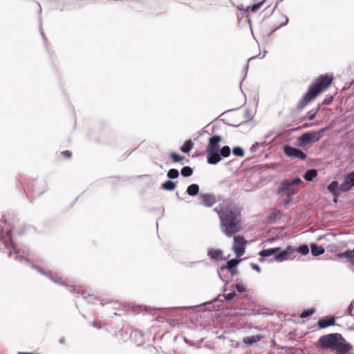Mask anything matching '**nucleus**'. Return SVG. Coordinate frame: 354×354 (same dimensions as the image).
Returning <instances> with one entry per match:
<instances>
[{"label":"nucleus","instance_id":"obj_43","mask_svg":"<svg viewBox=\"0 0 354 354\" xmlns=\"http://www.w3.org/2000/svg\"><path fill=\"white\" fill-rule=\"evenodd\" d=\"M235 297H237V295L235 293V292H230L225 295H224V299L227 301H230V300H232L233 299H234Z\"/></svg>","mask_w":354,"mask_h":354},{"label":"nucleus","instance_id":"obj_52","mask_svg":"<svg viewBox=\"0 0 354 354\" xmlns=\"http://www.w3.org/2000/svg\"><path fill=\"white\" fill-rule=\"evenodd\" d=\"M248 64H247L244 68H243V74H244V76H243V78L246 76L247 75V72H248Z\"/></svg>","mask_w":354,"mask_h":354},{"label":"nucleus","instance_id":"obj_35","mask_svg":"<svg viewBox=\"0 0 354 354\" xmlns=\"http://www.w3.org/2000/svg\"><path fill=\"white\" fill-rule=\"evenodd\" d=\"M244 116H245V118L247 120V121L241 123L240 125H241V124H243L244 123H247L248 121L251 120L253 118V114L250 111V109H245V111L244 112ZM239 125H236L235 127H239Z\"/></svg>","mask_w":354,"mask_h":354},{"label":"nucleus","instance_id":"obj_16","mask_svg":"<svg viewBox=\"0 0 354 354\" xmlns=\"http://www.w3.org/2000/svg\"><path fill=\"white\" fill-rule=\"evenodd\" d=\"M291 187L292 186L290 185L288 183V182H286L285 180H283L281 183V187L279 189L278 193L281 194L282 192H284L286 194L287 197L291 198L292 196H293L295 194V191Z\"/></svg>","mask_w":354,"mask_h":354},{"label":"nucleus","instance_id":"obj_37","mask_svg":"<svg viewBox=\"0 0 354 354\" xmlns=\"http://www.w3.org/2000/svg\"><path fill=\"white\" fill-rule=\"evenodd\" d=\"M315 313L314 309H307L301 312L300 314L301 318H306L311 316Z\"/></svg>","mask_w":354,"mask_h":354},{"label":"nucleus","instance_id":"obj_23","mask_svg":"<svg viewBox=\"0 0 354 354\" xmlns=\"http://www.w3.org/2000/svg\"><path fill=\"white\" fill-rule=\"evenodd\" d=\"M317 176V170L315 169H310L306 171L304 178L307 181H312Z\"/></svg>","mask_w":354,"mask_h":354},{"label":"nucleus","instance_id":"obj_27","mask_svg":"<svg viewBox=\"0 0 354 354\" xmlns=\"http://www.w3.org/2000/svg\"><path fill=\"white\" fill-rule=\"evenodd\" d=\"M176 184L174 182L169 180L165 181L161 185L162 189L167 191H172L176 188Z\"/></svg>","mask_w":354,"mask_h":354},{"label":"nucleus","instance_id":"obj_39","mask_svg":"<svg viewBox=\"0 0 354 354\" xmlns=\"http://www.w3.org/2000/svg\"><path fill=\"white\" fill-rule=\"evenodd\" d=\"M282 214L281 211L277 208H274L272 210V212L270 215V219H276L278 216H279Z\"/></svg>","mask_w":354,"mask_h":354},{"label":"nucleus","instance_id":"obj_59","mask_svg":"<svg viewBox=\"0 0 354 354\" xmlns=\"http://www.w3.org/2000/svg\"><path fill=\"white\" fill-rule=\"evenodd\" d=\"M38 7H39V15H41V7L39 3H38Z\"/></svg>","mask_w":354,"mask_h":354},{"label":"nucleus","instance_id":"obj_20","mask_svg":"<svg viewBox=\"0 0 354 354\" xmlns=\"http://www.w3.org/2000/svg\"><path fill=\"white\" fill-rule=\"evenodd\" d=\"M199 186L197 184H192L187 188L186 193L190 196H198Z\"/></svg>","mask_w":354,"mask_h":354},{"label":"nucleus","instance_id":"obj_22","mask_svg":"<svg viewBox=\"0 0 354 354\" xmlns=\"http://www.w3.org/2000/svg\"><path fill=\"white\" fill-rule=\"evenodd\" d=\"M223 252L221 250L209 249L207 252V256L212 259H221Z\"/></svg>","mask_w":354,"mask_h":354},{"label":"nucleus","instance_id":"obj_34","mask_svg":"<svg viewBox=\"0 0 354 354\" xmlns=\"http://www.w3.org/2000/svg\"><path fill=\"white\" fill-rule=\"evenodd\" d=\"M297 252L303 255H306L309 252L308 246L307 245H301L297 247Z\"/></svg>","mask_w":354,"mask_h":354},{"label":"nucleus","instance_id":"obj_3","mask_svg":"<svg viewBox=\"0 0 354 354\" xmlns=\"http://www.w3.org/2000/svg\"><path fill=\"white\" fill-rule=\"evenodd\" d=\"M317 348L331 349L336 354H348L353 346L348 343L340 333H330L321 336L316 345Z\"/></svg>","mask_w":354,"mask_h":354},{"label":"nucleus","instance_id":"obj_15","mask_svg":"<svg viewBox=\"0 0 354 354\" xmlns=\"http://www.w3.org/2000/svg\"><path fill=\"white\" fill-rule=\"evenodd\" d=\"M280 250L279 248H270L266 250H263L259 252V254L260 255L261 258H259V261L263 262L264 261V257H270L272 255H275L277 252Z\"/></svg>","mask_w":354,"mask_h":354},{"label":"nucleus","instance_id":"obj_58","mask_svg":"<svg viewBox=\"0 0 354 354\" xmlns=\"http://www.w3.org/2000/svg\"><path fill=\"white\" fill-rule=\"evenodd\" d=\"M266 53V51H264V52H263V53H261V54H259V56L261 58H263V57H265Z\"/></svg>","mask_w":354,"mask_h":354},{"label":"nucleus","instance_id":"obj_10","mask_svg":"<svg viewBox=\"0 0 354 354\" xmlns=\"http://www.w3.org/2000/svg\"><path fill=\"white\" fill-rule=\"evenodd\" d=\"M354 186V171L346 176L341 183L339 189L342 192H348Z\"/></svg>","mask_w":354,"mask_h":354},{"label":"nucleus","instance_id":"obj_11","mask_svg":"<svg viewBox=\"0 0 354 354\" xmlns=\"http://www.w3.org/2000/svg\"><path fill=\"white\" fill-rule=\"evenodd\" d=\"M221 136L219 135H214L210 137L208 140V145L206 150L219 151V142L221 141Z\"/></svg>","mask_w":354,"mask_h":354},{"label":"nucleus","instance_id":"obj_54","mask_svg":"<svg viewBox=\"0 0 354 354\" xmlns=\"http://www.w3.org/2000/svg\"><path fill=\"white\" fill-rule=\"evenodd\" d=\"M59 342L61 344H64L65 343V339L64 337H61L59 339Z\"/></svg>","mask_w":354,"mask_h":354},{"label":"nucleus","instance_id":"obj_64","mask_svg":"<svg viewBox=\"0 0 354 354\" xmlns=\"http://www.w3.org/2000/svg\"><path fill=\"white\" fill-rule=\"evenodd\" d=\"M243 80H244V78H242V80H241V83L243 82Z\"/></svg>","mask_w":354,"mask_h":354},{"label":"nucleus","instance_id":"obj_30","mask_svg":"<svg viewBox=\"0 0 354 354\" xmlns=\"http://www.w3.org/2000/svg\"><path fill=\"white\" fill-rule=\"evenodd\" d=\"M264 2H265V1L262 0L257 3L254 4L252 6H248L245 11L247 12L249 10H250L252 12H256L261 8V6L264 3Z\"/></svg>","mask_w":354,"mask_h":354},{"label":"nucleus","instance_id":"obj_38","mask_svg":"<svg viewBox=\"0 0 354 354\" xmlns=\"http://www.w3.org/2000/svg\"><path fill=\"white\" fill-rule=\"evenodd\" d=\"M232 288H234L236 291L239 293H243L246 292V288L241 283H236L232 286Z\"/></svg>","mask_w":354,"mask_h":354},{"label":"nucleus","instance_id":"obj_55","mask_svg":"<svg viewBox=\"0 0 354 354\" xmlns=\"http://www.w3.org/2000/svg\"><path fill=\"white\" fill-rule=\"evenodd\" d=\"M315 113H312V114H310V115L308 116V119H309L310 120H313V119L315 118Z\"/></svg>","mask_w":354,"mask_h":354},{"label":"nucleus","instance_id":"obj_57","mask_svg":"<svg viewBox=\"0 0 354 354\" xmlns=\"http://www.w3.org/2000/svg\"><path fill=\"white\" fill-rule=\"evenodd\" d=\"M266 53V51H264V52H263V53H261V54H259V56L261 58H263V57H265Z\"/></svg>","mask_w":354,"mask_h":354},{"label":"nucleus","instance_id":"obj_28","mask_svg":"<svg viewBox=\"0 0 354 354\" xmlns=\"http://www.w3.org/2000/svg\"><path fill=\"white\" fill-rule=\"evenodd\" d=\"M142 333L138 330H133L131 332L130 337L132 339H136V342H138V344H140L142 342Z\"/></svg>","mask_w":354,"mask_h":354},{"label":"nucleus","instance_id":"obj_45","mask_svg":"<svg viewBox=\"0 0 354 354\" xmlns=\"http://www.w3.org/2000/svg\"><path fill=\"white\" fill-rule=\"evenodd\" d=\"M250 266H251V268L253 270L257 271L258 272H261V268H260V267L257 264L254 263H251Z\"/></svg>","mask_w":354,"mask_h":354},{"label":"nucleus","instance_id":"obj_42","mask_svg":"<svg viewBox=\"0 0 354 354\" xmlns=\"http://www.w3.org/2000/svg\"><path fill=\"white\" fill-rule=\"evenodd\" d=\"M170 157L171 158L174 162H180L184 158L183 156H181L174 152L170 153Z\"/></svg>","mask_w":354,"mask_h":354},{"label":"nucleus","instance_id":"obj_46","mask_svg":"<svg viewBox=\"0 0 354 354\" xmlns=\"http://www.w3.org/2000/svg\"><path fill=\"white\" fill-rule=\"evenodd\" d=\"M238 274V270L236 268H234V269H232L230 271V278H232L234 277V276H236Z\"/></svg>","mask_w":354,"mask_h":354},{"label":"nucleus","instance_id":"obj_21","mask_svg":"<svg viewBox=\"0 0 354 354\" xmlns=\"http://www.w3.org/2000/svg\"><path fill=\"white\" fill-rule=\"evenodd\" d=\"M311 253L313 256L317 257L324 253L325 250L324 247L319 246L317 244H312L310 246Z\"/></svg>","mask_w":354,"mask_h":354},{"label":"nucleus","instance_id":"obj_9","mask_svg":"<svg viewBox=\"0 0 354 354\" xmlns=\"http://www.w3.org/2000/svg\"><path fill=\"white\" fill-rule=\"evenodd\" d=\"M234 236V244H233V250L237 257H241L243 254L245 248V241L244 238L241 236Z\"/></svg>","mask_w":354,"mask_h":354},{"label":"nucleus","instance_id":"obj_62","mask_svg":"<svg viewBox=\"0 0 354 354\" xmlns=\"http://www.w3.org/2000/svg\"><path fill=\"white\" fill-rule=\"evenodd\" d=\"M351 270L354 272V268H351Z\"/></svg>","mask_w":354,"mask_h":354},{"label":"nucleus","instance_id":"obj_2","mask_svg":"<svg viewBox=\"0 0 354 354\" xmlns=\"http://www.w3.org/2000/svg\"><path fill=\"white\" fill-rule=\"evenodd\" d=\"M0 250L3 252L8 251V256L12 255V251H14V258L18 261L24 260L26 263L29 261V254L24 250H17L12 241L11 228L10 225L3 221L0 220Z\"/></svg>","mask_w":354,"mask_h":354},{"label":"nucleus","instance_id":"obj_8","mask_svg":"<svg viewBox=\"0 0 354 354\" xmlns=\"http://www.w3.org/2000/svg\"><path fill=\"white\" fill-rule=\"evenodd\" d=\"M198 204L205 207H210L216 203V198L213 194L201 193L198 194Z\"/></svg>","mask_w":354,"mask_h":354},{"label":"nucleus","instance_id":"obj_56","mask_svg":"<svg viewBox=\"0 0 354 354\" xmlns=\"http://www.w3.org/2000/svg\"><path fill=\"white\" fill-rule=\"evenodd\" d=\"M93 326L94 327L97 328H101V326H100V325H99L98 324H97L96 322H93Z\"/></svg>","mask_w":354,"mask_h":354},{"label":"nucleus","instance_id":"obj_63","mask_svg":"<svg viewBox=\"0 0 354 354\" xmlns=\"http://www.w3.org/2000/svg\"><path fill=\"white\" fill-rule=\"evenodd\" d=\"M243 80H244V78H242V80H241V83L243 82Z\"/></svg>","mask_w":354,"mask_h":354},{"label":"nucleus","instance_id":"obj_13","mask_svg":"<svg viewBox=\"0 0 354 354\" xmlns=\"http://www.w3.org/2000/svg\"><path fill=\"white\" fill-rule=\"evenodd\" d=\"M207 161L210 165H216L221 161L219 151L206 150Z\"/></svg>","mask_w":354,"mask_h":354},{"label":"nucleus","instance_id":"obj_48","mask_svg":"<svg viewBox=\"0 0 354 354\" xmlns=\"http://www.w3.org/2000/svg\"><path fill=\"white\" fill-rule=\"evenodd\" d=\"M62 154L66 158H70L72 155L71 152L69 151H64L62 152Z\"/></svg>","mask_w":354,"mask_h":354},{"label":"nucleus","instance_id":"obj_19","mask_svg":"<svg viewBox=\"0 0 354 354\" xmlns=\"http://www.w3.org/2000/svg\"><path fill=\"white\" fill-rule=\"evenodd\" d=\"M262 339V336L260 335H256L252 336H247L243 339V342L248 346H252Z\"/></svg>","mask_w":354,"mask_h":354},{"label":"nucleus","instance_id":"obj_44","mask_svg":"<svg viewBox=\"0 0 354 354\" xmlns=\"http://www.w3.org/2000/svg\"><path fill=\"white\" fill-rule=\"evenodd\" d=\"M334 100V97L333 96H330L327 98H326L323 102H322V104L324 105H329L330 104L332 103V102Z\"/></svg>","mask_w":354,"mask_h":354},{"label":"nucleus","instance_id":"obj_14","mask_svg":"<svg viewBox=\"0 0 354 354\" xmlns=\"http://www.w3.org/2000/svg\"><path fill=\"white\" fill-rule=\"evenodd\" d=\"M335 324V319L333 317H326L319 319L317 322V326L320 328H325L326 327L334 326Z\"/></svg>","mask_w":354,"mask_h":354},{"label":"nucleus","instance_id":"obj_32","mask_svg":"<svg viewBox=\"0 0 354 354\" xmlns=\"http://www.w3.org/2000/svg\"><path fill=\"white\" fill-rule=\"evenodd\" d=\"M230 148L228 146H224L219 148V153L221 157L227 158L230 155Z\"/></svg>","mask_w":354,"mask_h":354},{"label":"nucleus","instance_id":"obj_25","mask_svg":"<svg viewBox=\"0 0 354 354\" xmlns=\"http://www.w3.org/2000/svg\"><path fill=\"white\" fill-rule=\"evenodd\" d=\"M269 137V135H266L265 136V139H267ZM266 140H264L262 142H255L251 147L250 151L252 153L256 152L260 147H263L266 146Z\"/></svg>","mask_w":354,"mask_h":354},{"label":"nucleus","instance_id":"obj_61","mask_svg":"<svg viewBox=\"0 0 354 354\" xmlns=\"http://www.w3.org/2000/svg\"><path fill=\"white\" fill-rule=\"evenodd\" d=\"M114 315H120V314L118 313H114Z\"/></svg>","mask_w":354,"mask_h":354},{"label":"nucleus","instance_id":"obj_24","mask_svg":"<svg viewBox=\"0 0 354 354\" xmlns=\"http://www.w3.org/2000/svg\"><path fill=\"white\" fill-rule=\"evenodd\" d=\"M240 261L241 260H239L237 259H230L227 261L226 265L222 266L228 270H231L232 269L236 268V267L238 266Z\"/></svg>","mask_w":354,"mask_h":354},{"label":"nucleus","instance_id":"obj_53","mask_svg":"<svg viewBox=\"0 0 354 354\" xmlns=\"http://www.w3.org/2000/svg\"><path fill=\"white\" fill-rule=\"evenodd\" d=\"M181 3L184 4H189L191 5L192 3L191 0H179Z\"/></svg>","mask_w":354,"mask_h":354},{"label":"nucleus","instance_id":"obj_60","mask_svg":"<svg viewBox=\"0 0 354 354\" xmlns=\"http://www.w3.org/2000/svg\"><path fill=\"white\" fill-rule=\"evenodd\" d=\"M254 57H251V58L248 59V62L250 61L251 59H254Z\"/></svg>","mask_w":354,"mask_h":354},{"label":"nucleus","instance_id":"obj_1","mask_svg":"<svg viewBox=\"0 0 354 354\" xmlns=\"http://www.w3.org/2000/svg\"><path fill=\"white\" fill-rule=\"evenodd\" d=\"M220 227L227 236L232 237L241 229V215L236 207H224L219 212Z\"/></svg>","mask_w":354,"mask_h":354},{"label":"nucleus","instance_id":"obj_17","mask_svg":"<svg viewBox=\"0 0 354 354\" xmlns=\"http://www.w3.org/2000/svg\"><path fill=\"white\" fill-rule=\"evenodd\" d=\"M230 270H228L227 269L223 266H221L218 270V274L219 275V277L221 279V281L225 283V285L228 283L230 281Z\"/></svg>","mask_w":354,"mask_h":354},{"label":"nucleus","instance_id":"obj_6","mask_svg":"<svg viewBox=\"0 0 354 354\" xmlns=\"http://www.w3.org/2000/svg\"><path fill=\"white\" fill-rule=\"evenodd\" d=\"M324 129H322L318 131H309L301 134L297 138V145L303 147L310 143L317 142L321 138V133L324 131Z\"/></svg>","mask_w":354,"mask_h":354},{"label":"nucleus","instance_id":"obj_12","mask_svg":"<svg viewBox=\"0 0 354 354\" xmlns=\"http://www.w3.org/2000/svg\"><path fill=\"white\" fill-rule=\"evenodd\" d=\"M291 248L289 246L283 251L277 254L270 259V261L282 262L290 259Z\"/></svg>","mask_w":354,"mask_h":354},{"label":"nucleus","instance_id":"obj_7","mask_svg":"<svg viewBox=\"0 0 354 354\" xmlns=\"http://www.w3.org/2000/svg\"><path fill=\"white\" fill-rule=\"evenodd\" d=\"M283 153L288 157L292 158H299L304 160L306 159V154L301 149L293 147L289 145H285L283 147Z\"/></svg>","mask_w":354,"mask_h":354},{"label":"nucleus","instance_id":"obj_29","mask_svg":"<svg viewBox=\"0 0 354 354\" xmlns=\"http://www.w3.org/2000/svg\"><path fill=\"white\" fill-rule=\"evenodd\" d=\"M193 148V143L191 141V140H188L184 142V144L182 145L180 150L183 153H189L192 149Z\"/></svg>","mask_w":354,"mask_h":354},{"label":"nucleus","instance_id":"obj_4","mask_svg":"<svg viewBox=\"0 0 354 354\" xmlns=\"http://www.w3.org/2000/svg\"><path fill=\"white\" fill-rule=\"evenodd\" d=\"M333 82V77L326 75L319 76L309 87L297 104L299 109H302L306 104L318 95L322 91L328 88Z\"/></svg>","mask_w":354,"mask_h":354},{"label":"nucleus","instance_id":"obj_5","mask_svg":"<svg viewBox=\"0 0 354 354\" xmlns=\"http://www.w3.org/2000/svg\"><path fill=\"white\" fill-rule=\"evenodd\" d=\"M31 266L32 268L35 269L37 272H40L41 274L46 275L50 280H52L55 283L66 286L71 292H75L78 295H81L82 296V299H84L88 303L94 304L95 301L97 299V298L95 297L93 295L88 294L86 291L81 290L80 288H77L75 286L72 287L66 285L65 282L62 281L61 277H59L58 276H53L51 272H44L41 267L35 266L32 263L31 264Z\"/></svg>","mask_w":354,"mask_h":354},{"label":"nucleus","instance_id":"obj_41","mask_svg":"<svg viewBox=\"0 0 354 354\" xmlns=\"http://www.w3.org/2000/svg\"><path fill=\"white\" fill-rule=\"evenodd\" d=\"M285 181L288 182V183L291 186L295 185H299L301 183V180L299 177H297L291 180H285Z\"/></svg>","mask_w":354,"mask_h":354},{"label":"nucleus","instance_id":"obj_47","mask_svg":"<svg viewBox=\"0 0 354 354\" xmlns=\"http://www.w3.org/2000/svg\"><path fill=\"white\" fill-rule=\"evenodd\" d=\"M39 23H40V32H41V35L44 40L46 41V36L41 29V17L39 18Z\"/></svg>","mask_w":354,"mask_h":354},{"label":"nucleus","instance_id":"obj_26","mask_svg":"<svg viewBox=\"0 0 354 354\" xmlns=\"http://www.w3.org/2000/svg\"><path fill=\"white\" fill-rule=\"evenodd\" d=\"M328 190L335 196L338 195V183L333 181L328 185Z\"/></svg>","mask_w":354,"mask_h":354},{"label":"nucleus","instance_id":"obj_50","mask_svg":"<svg viewBox=\"0 0 354 354\" xmlns=\"http://www.w3.org/2000/svg\"><path fill=\"white\" fill-rule=\"evenodd\" d=\"M290 201H291V198L287 197L285 200H283V205L284 206H286L290 203Z\"/></svg>","mask_w":354,"mask_h":354},{"label":"nucleus","instance_id":"obj_31","mask_svg":"<svg viewBox=\"0 0 354 354\" xmlns=\"http://www.w3.org/2000/svg\"><path fill=\"white\" fill-rule=\"evenodd\" d=\"M180 174L183 177H189L193 174V169L189 166H185L181 169Z\"/></svg>","mask_w":354,"mask_h":354},{"label":"nucleus","instance_id":"obj_40","mask_svg":"<svg viewBox=\"0 0 354 354\" xmlns=\"http://www.w3.org/2000/svg\"><path fill=\"white\" fill-rule=\"evenodd\" d=\"M281 17L283 19V21L280 25L277 26L274 30H272L271 33L274 32L275 30L280 28L281 27L286 26L288 23V18L286 15L281 14Z\"/></svg>","mask_w":354,"mask_h":354},{"label":"nucleus","instance_id":"obj_49","mask_svg":"<svg viewBox=\"0 0 354 354\" xmlns=\"http://www.w3.org/2000/svg\"><path fill=\"white\" fill-rule=\"evenodd\" d=\"M224 207H230L229 206H221L220 207H216L214 209V211L217 212V214L219 215L220 210H223Z\"/></svg>","mask_w":354,"mask_h":354},{"label":"nucleus","instance_id":"obj_36","mask_svg":"<svg viewBox=\"0 0 354 354\" xmlns=\"http://www.w3.org/2000/svg\"><path fill=\"white\" fill-rule=\"evenodd\" d=\"M232 153L236 156L243 157L244 156L243 149L240 147H234Z\"/></svg>","mask_w":354,"mask_h":354},{"label":"nucleus","instance_id":"obj_33","mask_svg":"<svg viewBox=\"0 0 354 354\" xmlns=\"http://www.w3.org/2000/svg\"><path fill=\"white\" fill-rule=\"evenodd\" d=\"M167 176L170 179H176L179 176V172L176 169H170Z\"/></svg>","mask_w":354,"mask_h":354},{"label":"nucleus","instance_id":"obj_18","mask_svg":"<svg viewBox=\"0 0 354 354\" xmlns=\"http://www.w3.org/2000/svg\"><path fill=\"white\" fill-rule=\"evenodd\" d=\"M337 257L338 258H346L351 263L354 265V248L352 250H347L343 252L337 253Z\"/></svg>","mask_w":354,"mask_h":354},{"label":"nucleus","instance_id":"obj_51","mask_svg":"<svg viewBox=\"0 0 354 354\" xmlns=\"http://www.w3.org/2000/svg\"><path fill=\"white\" fill-rule=\"evenodd\" d=\"M354 308V306H353V304L351 303L349 306H348V315L352 316V310H353Z\"/></svg>","mask_w":354,"mask_h":354}]
</instances>
